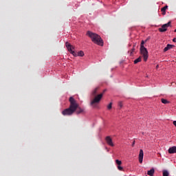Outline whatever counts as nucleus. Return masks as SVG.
<instances>
[{"instance_id": "nucleus-15", "label": "nucleus", "mask_w": 176, "mask_h": 176, "mask_svg": "<svg viewBox=\"0 0 176 176\" xmlns=\"http://www.w3.org/2000/svg\"><path fill=\"white\" fill-rule=\"evenodd\" d=\"M169 175V173H168V170H163V176H168Z\"/></svg>"}, {"instance_id": "nucleus-22", "label": "nucleus", "mask_w": 176, "mask_h": 176, "mask_svg": "<svg viewBox=\"0 0 176 176\" xmlns=\"http://www.w3.org/2000/svg\"><path fill=\"white\" fill-rule=\"evenodd\" d=\"M135 144V141H133V142L132 144V146H134Z\"/></svg>"}, {"instance_id": "nucleus-14", "label": "nucleus", "mask_w": 176, "mask_h": 176, "mask_svg": "<svg viewBox=\"0 0 176 176\" xmlns=\"http://www.w3.org/2000/svg\"><path fill=\"white\" fill-rule=\"evenodd\" d=\"M161 102H162V104H170V102L166 99H161Z\"/></svg>"}, {"instance_id": "nucleus-21", "label": "nucleus", "mask_w": 176, "mask_h": 176, "mask_svg": "<svg viewBox=\"0 0 176 176\" xmlns=\"http://www.w3.org/2000/svg\"><path fill=\"white\" fill-rule=\"evenodd\" d=\"M118 106L120 107V108H122L123 107V103H122V102H120L118 103Z\"/></svg>"}, {"instance_id": "nucleus-18", "label": "nucleus", "mask_w": 176, "mask_h": 176, "mask_svg": "<svg viewBox=\"0 0 176 176\" xmlns=\"http://www.w3.org/2000/svg\"><path fill=\"white\" fill-rule=\"evenodd\" d=\"M144 44H145V41H142L141 44H140V48L145 47L144 46Z\"/></svg>"}, {"instance_id": "nucleus-20", "label": "nucleus", "mask_w": 176, "mask_h": 176, "mask_svg": "<svg viewBox=\"0 0 176 176\" xmlns=\"http://www.w3.org/2000/svg\"><path fill=\"white\" fill-rule=\"evenodd\" d=\"M118 168L120 171H123V167L120 166V165H118Z\"/></svg>"}, {"instance_id": "nucleus-11", "label": "nucleus", "mask_w": 176, "mask_h": 176, "mask_svg": "<svg viewBox=\"0 0 176 176\" xmlns=\"http://www.w3.org/2000/svg\"><path fill=\"white\" fill-rule=\"evenodd\" d=\"M147 174L150 176H153V174H155V168H151L150 170H148Z\"/></svg>"}, {"instance_id": "nucleus-2", "label": "nucleus", "mask_w": 176, "mask_h": 176, "mask_svg": "<svg viewBox=\"0 0 176 176\" xmlns=\"http://www.w3.org/2000/svg\"><path fill=\"white\" fill-rule=\"evenodd\" d=\"M87 36L90 37L91 41L94 42L96 45H98L99 46H104V41L101 39V36L100 35L88 31L87 32Z\"/></svg>"}, {"instance_id": "nucleus-3", "label": "nucleus", "mask_w": 176, "mask_h": 176, "mask_svg": "<svg viewBox=\"0 0 176 176\" xmlns=\"http://www.w3.org/2000/svg\"><path fill=\"white\" fill-rule=\"evenodd\" d=\"M97 91H98V87L95 88L92 91V96H94V97L95 98L91 101L90 104L91 107H96V105H97V104H98L100 101H101V99L104 96V94L97 95Z\"/></svg>"}, {"instance_id": "nucleus-12", "label": "nucleus", "mask_w": 176, "mask_h": 176, "mask_svg": "<svg viewBox=\"0 0 176 176\" xmlns=\"http://www.w3.org/2000/svg\"><path fill=\"white\" fill-rule=\"evenodd\" d=\"M142 60V57L140 56L139 58H138L134 60V64H138V63H141Z\"/></svg>"}, {"instance_id": "nucleus-7", "label": "nucleus", "mask_w": 176, "mask_h": 176, "mask_svg": "<svg viewBox=\"0 0 176 176\" xmlns=\"http://www.w3.org/2000/svg\"><path fill=\"white\" fill-rule=\"evenodd\" d=\"M142 160H144V151L140 149L139 153V163L142 164Z\"/></svg>"}, {"instance_id": "nucleus-25", "label": "nucleus", "mask_w": 176, "mask_h": 176, "mask_svg": "<svg viewBox=\"0 0 176 176\" xmlns=\"http://www.w3.org/2000/svg\"><path fill=\"white\" fill-rule=\"evenodd\" d=\"M103 93H105V90H104Z\"/></svg>"}, {"instance_id": "nucleus-26", "label": "nucleus", "mask_w": 176, "mask_h": 176, "mask_svg": "<svg viewBox=\"0 0 176 176\" xmlns=\"http://www.w3.org/2000/svg\"><path fill=\"white\" fill-rule=\"evenodd\" d=\"M175 32H176V29L175 30Z\"/></svg>"}, {"instance_id": "nucleus-17", "label": "nucleus", "mask_w": 176, "mask_h": 176, "mask_svg": "<svg viewBox=\"0 0 176 176\" xmlns=\"http://www.w3.org/2000/svg\"><path fill=\"white\" fill-rule=\"evenodd\" d=\"M116 164H118V166H120L122 164V161H120L119 160H116Z\"/></svg>"}, {"instance_id": "nucleus-5", "label": "nucleus", "mask_w": 176, "mask_h": 176, "mask_svg": "<svg viewBox=\"0 0 176 176\" xmlns=\"http://www.w3.org/2000/svg\"><path fill=\"white\" fill-rule=\"evenodd\" d=\"M140 53L142 54L144 60L146 61L148 60V50L145 47L140 48Z\"/></svg>"}, {"instance_id": "nucleus-8", "label": "nucleus", "mask_w": 176, "mask_h": 176, "mask_svg": "<svg viewBox=\"0 0 176 176\" xmlns=\"http://www.w3.org/2000/svg\"><path fill=\"white\" fill-rule=\"evenodd\" d=\"M107 144L109 145L110 146H113V142H112V138H111L109 136H107L105 138Z\"/></svg>"}, {"instance_id": "nucleus-16", "label": "nucleus", "mask_w": 176, "mask_h": 176, "mask_svg": "<svg viewBox=\"0 0 176 176\" xmlns=\"http://www.w3.org/2000/svg\"><path fill=\"white\" fill-rule=\"evenodd\" d=\"M135 47V45H133V47L130 51V55L131 56L133 54V53H134L135 52V48H134Z\"/></svg>"}, {"instance_id": "nucleus-6", "label": "nucleus", "mask_w": 176, "mask_h": 176, "mask_svg": "<svg viewBox=\"0 0 176 176\" xmlns=\"http://www.w3.org/2000/svg\"><path fill=\"white\" fill-rule=\"evenodd\" d=\"M171 25V21H169L168 23L164 24L162 25V28H160L158 30L160 32H166L167 31V28Z\"/></svg>"}, {"instance_id": "nucleus-24", "label": "nucleus", "mask_w": 176, "mask_h": 176, "mask_svg": "<svg viewBox=\"0 0 176 176\" xmlns=\"http://www.w3.org/2000/svg\"><path fill=\"white\" fill-rule=\"evenodd\" d=\"M146 78H148V75H147V76H146Z\"/></svg>"}, {"instance_id": "nucleus-10", "label": "nucleus", "mask_w": 176, "mask_h": 176, "mask_svg": "<svg viewBox=\"0 0 176 176\" xmlns=\"http://www.w3.org/2000/svg\"><path fill=\"white\" fill-rule=\"evenodd\" d=\"M168 153H176V146H173L168 148Z\"/></svg>"}, {"instance_id": "nucleus-19", "label": "nucleus", "mask_w": 176, "mask_h": 176, "mask_svg": "<svg viewBox=\"0 0 176 176\" xmlns=\"http://www.w3.org/2000/svg\"><path fill=\"white\" fill-rule=\"evenodd\" d=\"M108 109H112V102H110L109 105L107 106Z\"/></svg>"}, {"instance_id": "nucleus-9", "label": "nucleus", "mask_w": 176, "mask_h": 176, "mask_svg": "<svg viewBox=\"0 0 176 176\" xmlns=\"http://www.w3.org/2000/svg\"><path fill=\"white\" fill-rule=\"evenodd\" d=\"M175 46L174 45L168 44L166 47L164 49V52H167L170 50V49H173V47H175Z\"/></svg>"}, {"instance_id": "nucleus-1", "label": "nucleus", "mask_w": 176, "mask_h": 176, "mask_svg": "<svg viewBox=\"0 0 176 176\" xmlns=\"http://www.w3.org/2000/svg\"><path fill=\"white\" fill-rule=\"evenodd\" d=\"M69 101L70 102L69 108L65 109L62 111V115H63V116H71V115H74L75 112L77 115L85 113V109L79 107V104H78L74 97H70Z\"/></svg>"}, {"instance_id": "nucleus-4", "label": "nucleus", "mask_w": 176, "mask_h": 176, "mask_svg": "<svg viewBox=\"0 0 176 176\" xmlns=\"http://www.w3.org/2000/svg\"><path fill=\"white\" fill-rule=\"evenodd\" d=\"M65 45L68 52H69V53H71V54L74 55L75 57H76V56H79L80 57H83L85 56V52H83L82 51L78 52V54H76L75 51H74L75 47L72 45H70L69 43L66 42Z\"/></svg>"}, {"instance_id": "nucleus-23", "label": "nucleus", "mask_w": 176, "mask_h": 176, "mask_svg": "<svg viewBox=\"0 0 176 176\" xmlns=\"http://www.w3.org/2000/svg\"><path fill=\"white\" fill-rule=\"evenodd\" d=\"M173 42H176V38H174L173 39Z\"/></svg>"}, {"instance_id": "nucleus-13", "label": "nucleus", "mask_w": 176, "mask_h": 176, "mask_svg": "<svg viewBox=\"0 0 176 176\" xmlns=\"http://www.w3.org/2000/svg\"><path fill=\"white\" fill-rule=\"evenodd\" d=\"M168 8V6H165L164 8L161 9V11L162 12V14H166V10H167Z\"/></svg>"}]
</instances>
